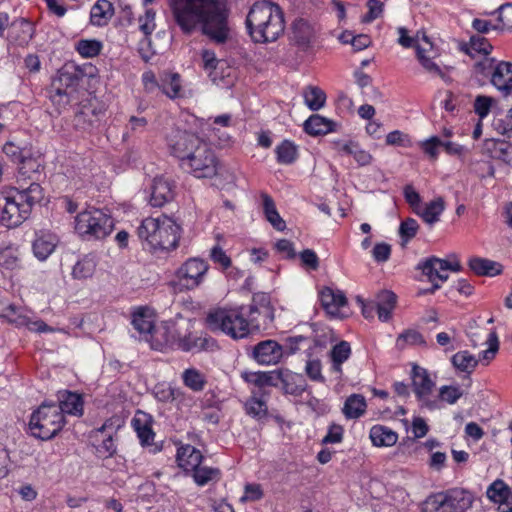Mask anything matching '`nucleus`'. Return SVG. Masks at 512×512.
I'll return each instance as SVG.
<instances>
[{
	"mask_svg": "<svg viewBox=\"0 0 512 512\" xmlns=\"http://www.w3.org/2000/svg\"><path fill=\"white\" fill-rule=\"evenodd\" d=\"M176 22L189 32L201 25L202 32H226L227 7L225 0H170Z\"/></svg>",
	"mask_w": 512,
	"mask_h": 512,
	"instance_id": "1",
	"label": "nucleus"
},
{
	"mask_svg": "<svg viewBox=\"0 0 512 512\" xmlns=\"http://www.w3.org/2000/svg\"><path fill=\"white\" fill-rule=\"evenodd\" d=\"M96 71L91 63L77 65L74 62L65 63L57 71L51 83L49 98L59 113L80 102L84 94V79L93 78Z\"/></svg>",
	"mask_w": 512,
	"mask_h": 512,
	"instance_id": "2",
	"label": "nucleus"
},
{
	"mask_svg": "<svg viewBox=\"0 0 512 512\" xmlns=\"http://www.w3.org/2000/svg\"><path fill=\"white\" fill-rule=\"evenodd\" d=\"M139 238L153 251H170L177 248L181 227L172 218L161 215L144 219L137 229Z\"/></svg>",
	"mask_w": 512,
	"mask_h": 512,
	"instance_id": "3",
	"label": "nucleus"
},
{
	"mask_svg": "<svg viewBox=\"0 0 512 512\" xmlns=\"http://www.w3.org/2000/svg\"><path fill=\"white\" fill-rule=\"evenodd\" d=\"M28 191L10 190L6 203L1 212V222L8 228L17 227L29 218L32 208L43 199V189L40 185L27 188Z\"/></svg>",
	"mask_w": 512,
	"mask_h": 512,
	"instance_id": "4",
	"label": "nucleus"
},
{
	"mask_svg": "<svg viewBox=\"0 0 512 512\" xmlns=\"http://www.w3.org/2000/svg\"><path fill=\"white\" fill-rule=\"evenodd\" d=\"M244 308L215 309L206 316V325L213 332H223L233 339H242L251 332L248 319L244 318Z\"/></svg>",
	"mask_w": 512,
	"mask_h": 512,
	"instance_id": "5",
	"label": "nucleus"
},
{
	"mask_svg": "<svg viewBox=\"0 0 512 512\" xmlns=\"http://www.w3.org/2000/svg\"><path fill=\"white\" fill-rule=\"evenodd\" d=\"M75 232L87 240L104 239L114 229V220L102 209L89 208L75 216Z\"/></svg>",
	"mask_w": 512,
	"mask_h": 512,
	"instance_id": "6",
	"label": "nucleus"
},
{
	"mask_svg": "<svg viewBox=\"0 0 512 512\" xmlns=\"http://www.w3.org/2000/svg\"><path fill=\"white\" fill-rule=\"evenodd\" d=\"M65 424V417L57 403H42L35 410L29 422L31 434L41 440L53 438Z\"/></svg>",
	"mask_w": 512,
	"mask_h": 512,
	"instance_id": "7",
	"label": "nucleus"
},
{
	"mask_svg": "<svg viewBox=\"0 0 512 512\" xmlns=\"http://www.w3.org/2000/svg\"><path fill=\"white\" fill-rule=\"evenodd\" d=\"M246 25L249 32H283L284 19L279 6L270 2H259L250 9Z\"/></svg>",
	"mask_w": 512,
	"mask_h": 512,
	"instance_id": "8",
	"label": "nucleus"
},
{
	"mask_svg": "<svg viewBox=\"0 0 512 512\" xmlns=\"http://www.w3.org/2000/svg\"><path fill=\"white\" fill-rule=\"evenodd\" d=\"M209 264L199 257L188 258L174 272L171 285L179 291L194 290L204 282Z\"/></svg>",
	"mask_w": 512,
	"mask_h": 512,
	"instance_id": "9",
	"label": "nucleus"
},
{
	"mask_svg": "<svg viewBox=\"0 0 512 512\" xmlns=\"http://www.w3.org/2000/svg\"><path fill=\"white\" fill-rule=\"evenodd\" d=\"M219 165L213 149L203 141L180 166L197 178H212L219 173Z\"/></svg>",
	"mask_w": 512,
	"mask_h": 512,
	"instance_id": "10",
	"label": "nucleus"
},
{
	"mask_svg": "<svg viewBox=\"0 0 512 512\" xmlns=\"http://www.w3.org/2000/svg\"><path fill=\"white\" fill-rule=\"evenodd\" d=\"M417 269L421 270L432 283L430 288L419 291L418 294L423 295L435 293V291L441 287V284L437 282V280L440 282L447 281L449 277L447 272H460L462 266L459 261L448 262V260L432 256L418 263Z\"/></svg>",
	"mask_w": 512,
	"mask_h": 512,
	"instance_id": "11",
	"label": "nucleus"
},
{
	"mask_svg": "<svg viewBox=\"0 0 512 512\" xmlns=\"http://www.w3.org/2000/svg\"><path fill=\"white\" fill-rule=\"evenodd\" d=\"M412 389L421 408L428 410L440 409L439 400L435 397V381L427 369L414 364L411 372Z\"/></svg>",
	"mask_w": 512,
	"mask_h": 512,
	"instance_id": "12",
	"label": "nucleus"
},
{
	"mask_svg": "<svg viewBox=\"0 0 512 512\" xmlns=\"http://www.w3.org/2000/svg\"><path fill=\"white\" fill-rule=\"evenodd\" d=\"M478 72L487 76L490 74L491 84L504 95L512 91V63L497 62L495 58H486L475 65Z\"/></svg>",
	"mask_w": 512,
	"mask_h": 512,
	"instance_id": "13",
	"label": "nucleus"
},
{
	"mask_svg": "<svg viewBox=\"0 0 512 512\" xmlns=\"http://www.w3.org/2000/svg\"><path fill=\"white\" fill-rule=\"evenodd\" d=\"M398 43L405 48L415 47L417 59L427 72L434 75L442 74L440 67L433 61L436 53L433 49V42L427 34H422L421 39L418 34H416V37L401 34Z\"/></svg>",
	"mask_w": 512,
	"mask_h": 512,
	"instance_id": "14",
	"label": "nucleus"
},
{
	"mask_svg": "<svg viewBox=\"0 0 512 512\" xmlns=\"http://www.w3.org/2000/svg\"><path fill=\"white\" fill-rule=\"evenodd\" d=\"M472 28L476 32L510 31L512 30V3L500 5L495 11L481 13V18H475Z\"/></svg>",
	"mask_w": 512,
	"mask_h": 512,
	"instance_id": "15",
	"label": "nucleus"
},
{
	"mask_svg": "<svg viewBox=\"0 0 512 512\" xmlns=\"http://www.w3.org/2000/svg\"><path fill=\"white\" fill-rule=\"evenodd\" d=\"M203 141L195 133L178 128L172 130L167 138L170 153L179 160L180 165Z\"/></svg>",
	"mask_w": 512,
	"mask_h": 512,
	"instance_id": "16",
	"label": "nucleus"
},
{
	"mask_svg": "<svg viewBox=\"0 0 512 512\" xmlns=\"http://www.w3.org/2000/svg\"><path fill=\"white\" fill-rule=\"evenodd\" d=\"M248 321L252 329H260L261 326H268L274 320V307L269 294L264 292L255 293L252 303L249 305Z\"/></svg>",
	"mask_w": 512,
	"mask_h": 512,
	"instance_id": "17",
	"label": "nucleus"
},
{
	"mask_svg": "<svg viewBox=\"0 0 512 512\" xmlns=\"http://www.w3.org/2000/svg\"><path fill=\"white\" fill-rule=\"evenodd\" d=\"M473 496L464 489H450L437 497L438 512H465L471 507Z\"/></svg>",
	"mask_w": 512,
	"mask_h": 512,
	"instance_id": "18",
	"label": "nucleus"
},
{
	"mask_svg": "<svg viewBox=\"0 0 512 512\" xmlns=\"http://www.w3.org/2000/svg\"><path fill=\"white\" fill-rule=\"evenodd\" d=\"M19 169L16 178V188L28 191L38 183L41 176V163L38 159L28 156V153L19 161Z\"/></svg>",
	"mask_w": 512,
	"mask_h": 512,
	"instance_id": "19",
	"label": "nucleus"
},
{
	"mask_svg": "<svg viewBox=\"0 0 512 512\" xmlns=\"http://www.w3.org/2000/svg\"><path fill=\"white\" fill-rule=\"evenodd\" d=\"M284 355L283 346L271 339L257 343L251 352V357L260 365H276Z\"/></svg>",
	"mask_w": 512,
	"mask_h": 512,
	"instance_id": "20",
	"label": "nucleus"
},
{
	"mask_svg": "<svg viewBox=\"0 0 512 512\" xmlns=\"http://www.w3.org/2000/svg\"><path fill=\"white\" fill-rule=\"evenodd\" d=\"M174 326V323L169 321L154 327L147 340L151 347L155 350H163L166 347L178 348V339H180L181 334L176 333Z\"/></svg>",
	"mask_w": 512,
	"mask_h": 512,
	"instance_id": "21",
	"label": "nucleus"
},
{
	"mask_svg": "<svg viewBox=\"0 0 512 512\" xmlns=\"http://www.w3.org/2000/svg\"><path fill=\"white\" fill-rule=\"evenodd\" d=\"M174 187L175 186L173 181L169 178L163 176L154 178L153 184L151 186V206L162 207L166 203L173 200L175 195Z\"/></svg>",
	"mask_w": 512,
	"mask_h": 512,
	"instance_id": "22",
	"label": "nucleus"
},
{
	"mask_svg": "<svg viewBox=\"0 0 512 512\" xmlns=\"http://www.w3.org/2000/svg\"><path fill=\"white\" fill-rule=\"evenodd\" d=\"M103 114L101 110H97L92 104H84L75 113L73 125L77 130L90 132L100 121Z\"/></svg>",
	"mask_w": 512,
	"mask_h": 512,
	"instance_id": "23",
	"label": "nucleus"
},
{
	"mask_svg": "<svg viewBox=\"0 0 512 512\" xmlns=\"http://www.w3.org/2000/svg\"><path fill=\"white\" fill-rule=\"evenodd\" d=\"M216 346V341L207 335H196L188 332L178 339V349L188 351L212 350Z\"/></svg>",
	"mask_w": 512,
	"mask_h": 512,
	"instance_id": "24",
	"label": "nucleus"
},
{
	"mask_svg": "<svg viewBox=\"0 0 512 512\" xmlns=\"http://www.w3.org/2000/svg\"><path fill=\"white\" fill-rule=\"evenodd\" d=\"M458 49L471 58H476L489 55L493 46L482 34H472L469 42L458 43Z\"/></svg>",
	"mask_w": 512,
	"mask_h": 512,
	"instance_id": "25",
	"label": "nucleus"
},
{
	"mask_svg": "<svg viewBox=\"0 0 512 512\" xmlns=\"http://www.w3.org/2000/svg\"><path fill=\"white\" fill-rule=\"evenodd\" d=\"M320 301L323 308L332 316H338L341 308L347 305V298L343 292L329 287L321 290Z\"/></svg>",
	"mask_w": 512,
	"mask_h": 512,
	"instance_id": "26",
	"label": "nucleus"
},
{
	"mask_svg": "<svg viewBox=\"0 0 512 512\" xmlns=\"http://www.w3.org/2000/svg\"><path fill=\"white\" fill-rule=\"evenodd\" d=\"M176 459L180 468L186 472H192L202 463L203 455L200 450L187 444L178 448Z\"/></svg>",
	"mask_w": 512,
	"mask_h": 512,
	"instance_id": "27",
	"label": "nucleus"
},
{
	"mask_svg": "<svg viewBox=\"0 0 512 512\" xmlns=\"http://www.w3.org/2000/svg\"><path fill=\"white\" fill-rule=\"evenodd\" d=\"M151 417L142 411H137L132 419V426L142 445H151L154 441L155 433L151 426Z\"/></svg>",
	"mask_w": 512,
	"mask_h": 512,
	"instance_id": "28",
	"label": "nucleus"
},
{
	"mask_svg": "<svg viewBox=\"0 0 512 512\" xmlns=\"http://www.w3.org/2000/svg\"><path fill=\"white\" fill-rule=\"evenodd\" d=\"M131 323L134 329L144 335L145 340H148L149 335L155 327L154 315L150 309L139 307L133 312Z\"/></svg>",
	"mask_w": 512,
	"mask_h": 512,
	"instance_id": "29",
	"label": "nucleus"
},
{
	"mask_svg": "<svg viewBox=\"0 0 512 512\" xmlns=\"http://www.w3.org/2000/svg\"><path fill=\"white\" fill-rule=\"evenodd\" d=\"M280 387L284 393L298 396L305 391L306 381L303 375L283 369Z\"/></svg>",
	"mask_w": 512,
	"mask_h": 512,
	"instance_id": "30",
	"label": "nucleus"
},
{
	"mask_svg": "<svg viewBox=\"0 0 512 512\" xmlns=\"http://www.w3.org/2000/svg\"><path fill=\"white\" fill-rule=\"evenodd\" d=\"M58 407L61 409V414H70L81 416L83 414V400L81 395L64 391L60 393Z\"/></svg>",
	"mask_w": 512,
	"mask_h": 512,
	"instance_id": "31",
	"label": "nucleus"
},
{
	"mask_svg": "<svg viewBox=\"0 0 512 512\" xmlns=\"http://www.w3.org/2000/svg\"><path fill=\"white\" fill-rule=\"evenodd\" d=\"M374 302L379 320L388 321L396 305V295L391 291L384 290L377 294Z\"/></svg>",
	"mask_w": 512,
	"mask_h": 512,
	"instance_id": "32",
	"label": "nucleus"
},
{
	"mask_svg": "<svg viewBox=\"0 0 512 512\" xmlns=\"http://www.w3.org/2000/svg\"><path fill=\"white\" fill-rule=\"evenodd\" d=\"M369 437L377 447H391L398 441V434L383 425H374L370 429Z\"/></svg>",
	"mask_w": 512,
	"mask_h": 512,
	"instance_id": "33",
	"label": "nucleus"
},
{
	"mask_svg": "<svg viewBox=\"0 0 512 512\" xmlns=\"http://www.w3.org/2000/svg\"><path fill=\"white\" fill-rule=\"evenodd\" d=\"M335 126L336 124L332 120L327 119L319 114L310 116L304 122L305 132L313 136L332 132L335 130Z\"/></svg>",
	"mask_w": 512,
	"mask_h": 512,
	"instance_id": "34",
	"label": "nucleus"
},
{
	"mask_svg": "<svg viewBox=\"0 0 512 512\" xmlns=\"http://www.w3.org/2000/svg\"><path fill=\"white\" fill-rule=\"evenodd\" d=\"M470 269L477 275L493 277L501 274L502 265L496 261L473 257L469 260Z\"/></svg>",
	"mask_w": 512,
	"mask_h": 512,
	"instance_id": "35",
	"label": "nucleus"
},
{
	"mask_svg": "<svg viewBox=\"0 0 512 512\" xmlns=\"http://www.w3.org/2000/svg\"><path fill=\"white\" fill-rule=\"evenodd\" d=\"M161 40V34H144L138 48L143 60L149 61L153 55L163 52L164 46L160 45Z\"/></svg>",
	"mask_w": 512,
	"mask_h": 512,
	"instance_id": "36",
	"label": "nucleus"
},
{
	"mask_svg": "<svg viewBox=\"0 0 512 512\" xmlns=\"http://www.w3.org/2000/svg\"><path fill=\"white\" fill-rule=\"evenodd\" d=\"M262 208L266 220L278 231L286 228V223L278 213L274 200L267 193H261Z\"/></svg>",
	"mask_w": 512,
	"mask_h": 512,
	"instance_id": "37",
	"label": "nucleus"
},
{
	"mask_svg": "<svg viewBox=\"0 0 512 512\" xmlns=\"http://www.w3.org/2000/svg\"><path fill=\"white\" fill-rule=\"evenodd\" d=\"M56 244L57 238L53 234L37 235L32 245L33 253L39 260H46L54 251Z\"/></svg>",
	"mask_w": 512,
	"mask_h": 512,
	"instance_id": "38",
	"label": "nucleus"
},
{
	"mask_svg": "<svg viewBox=\"0 0 512 512\" xmlns=\"http://www.w3.org/2000/svg\"><path fill=\"white\" fill-rule=\"evenodd\" d=\"M351 355V346L347 341H341L330 351L332 361L331 371L336 374L342 373V364L349 359Z\"/></svg>",
	"mask_w": 512,
	"mask_h": 512,
	"instance_id": "39",
	"label": "nucleus"
},
{
	"mask_svg": "<svg viewBox=\"0 0 512 512\" xmlns=\"http://www.w3.org/2000/svg\"><path fill=\"white\" fill-rule=\"evenodd\" d=\"M366 407L367 404L364 396L352 394L344 403L343 413L348 419H356L365 413Z\"/></svg>",
	"mask_w": 512,
	"mask_h": 512,
	"instance_id": "40",
	"label": "nucleus"
},
{
	"mask_svg": "<svg viewBox=\"0 0 512 512\" xmlns=\"http://www.w3.org/2000/svg\"><path fill=\"white\" fill-rule=\"evenodd\" d=\"M201 58L203 70L214 84L219 85L223 77H217V69H221L220 65L222 62L217 59L213 51L207 49L201 52Z\"/></svg>",
	"mask_w": 512,
	"mask_h": 512,
	"instance_id": "41",
	"label": "nucleus"
},
{
	"mask_svg": "<svg viewBox=\"0 0 512 512\" xmlns=\"http://www.w3.org/2000/svg\"><path fill=\"white\" fill-rule=\"evenodd\" d=\"M445 209L444 200L439 197L425 205L422 211H416L423 221L429 225H433L439 221L440 215Z\"/></svg>",
	"mask_w": 512,
	"mask_h": 512,
	"instance_id": "42",
	"label": "nucleus"
},
{
	"mask_svg": "<svg viewBox=\"0 0 512 512\" xmlns=\"http://www.w3.org/2000/svg\"><path fill=\"white\" fill-rule=\"evenodd\" d=\"M338 149L340 152L346 155L353 156L355 161L360 166L369 165L373 159L372 155L369 152L361 149L357 143L352 141L339 144Z\"/></svg>",
	"mask_w": 512,
	"mask_h": 512,
	"instance_id": "43",
	"label": "nucleus"
},
{
	"mask_svg": "<svg viewBox=\"0 0 512 512\" xmlns=\"http://www.w3.org/2000/svg\"><path fill=\"white\" fill-rule=\"evenodd\" d=\"M304 102L312 111L321 109L326 102L325 92L316 86H308L303 91Z\"/></svg>",
	"mask_w": 512,
	"mask_h": 512,
	"instance_id": "44",
	"label": "nucleus"
},
{
	"mask_svg": "<svg viewBox=\"0 0 512 512\" xmlns=\"http://www.w3.org/2000/svg\"><path fill=\"white\" fill-rule=\"evenodd\" d=\"M113 7L108 0H98L91 9V22L101 26L112 16Z\"/></svg>",
	"mask_w": 512,
	"mask_h": 512,
	"instance_id": "45",
	"label": "nucleus"
},
{
	"mask_svg": "<svg viewBox=\"0 0 512 512\" xmlns=\"http://www.w3.org/2000/svg\"><path fill=\"white\" fill-rule=\"evenodd\" d=\"M0 317L16 326L29 325L28 317L23 313L20 307L14 304L4 306L0 311Z\"/></svg>",
	"mask_w": 512,
	"mask_h": 512,
	"instance_id": "46",
	"label": "nucleus"
},
{
	"mask_svg": "<svg viewBox=\"0 0 512 512\" xmlns=\"http://www.w3.org/2000/svg\"><path fill=\"white\" fill-rule=\"evenodd\" d=\"M453 366L466 373H471L477 366L478 360L468 351H459L451 358Z\"/></svg>",
	"mask_w": 512,
	"mask_h": 512,
	"instance_id": "47",
	"label": "nucleus"
},
{
	"mask_svg": "<svg viewBox=\"0 0 512 512\" xmlns=\"http://www.w3.org/2000/svg\"><path fill=\"white\" fill-rule=\"evenodd\" d=\"M277 162L284 165L292 164L298 156L296 145L289 141L284 140L281 144H279L276 149Z\"/></svg>",
	"mask_w": 512,
	"mask_h": 512,
	"instance_id": "48",
	"label": "nucleus"
},
{
	"mask_svg": "<svg viewBox=\"0 0 512 512\" xmlns=\"http://www.w3.org/2000/svg\"><path fill=\"white\" fill-rule=\"evenodd\" d=\"M95 268L96 261L94 256L86 255L74 265L72 275L76 279H86L93 275Z\"/></svg>",
	"mask_w": 512,
	"mask_h": 512,
	"instance_id": "49",
	"label": "nucleus"
},
{
	"mask_svg": "<svg viewBox=\"0 0 512 512\" xmlns=\"http://www.w3.org/2000/svg\"><path fill=\"white\" fill-rule=\"evenodd\" d=\"M182 380L186 387L195 392L202 391L206 384L205 376L195 368L186 369L182 373Z\"/></svg>",
	"mask_w": 512,
	"mask_h": 512,
	"instance_id": "50",
	"label": "nucleus"
},
{
	"mask_svg": "<svg viewBox=\"0 0 512 512\" xmlns=\"http://www.w3.org/2000/svg\"><path fill=\"white\" fill-rule=\"evenodd\" d=\"M102 48V42L96 39H81L75 45L76 51L83 58H93L98 56L102 51Z\"/></svg>",
	"mask_w": 512,
	"mask_h": 512,
	"instance_id": "51",
	"label": "nucleus"
},
{
	"mask_svg": "<svg viewBox=\"0 0 512 512\" xmlns=\"http://www.w3.org/2000/svg\"><path fill=\"white\" fill-rule=\"evenodd\" d=\"M160 90L170 99L180 97L181 81L179 74H167L165 78L162 79Z\"/></svg>",
	"mask_w": 512,
	"mask_h": 512,
	"instance_id": "52",
	"label": "nucleus"
},
{
	"mask_svg": "<svg viewBox=\"0 0 512 512\" xmlns=\"http://www.w3.org/2000/svg\"><path fill=\"white\" fill-rule=\"evenodd\" d=\"M337 38L342 44H350L353 51H361L372 43L369 34H337Z\"/></svg>",
	"mask_w": 512,
	"mask_h": 512,
	"instance_id": "53",
	"label": "nucleus"
},
{
	"mask_svg": "<svg viewBox=\"0 0 512 512\" xmlns=\"http://www.w3.org/2000/svg\"><path fill=\"white\" fill-rule=\"evenodd\" d=\"M219 476V469L201 466V464L192 471L193 480L198 486H204L210 481L217 480Z\"/></svg>",
	"mask_w": 512,
	"mask_h": 512,
	"instance_id": "54",
	"label": "nucleus"
},
{
	"mask_svg": "<svg viewBox=\"0 0 512 512\" xmlns=\"http://www.w3.org/2000/svg\"><path fill=\"white\" fill-rule=\"evenodd\" d=\"M463 396V390L459 386H449L444 385L441 386L439 392L435 397L439 400V405L441 406V402L448 403L450 405L455 404L461 397Z\"/></svg>",
	"mask_w": 512,
	"mask_h": 512,
	"instance_id": "55",
	"label": "nucleus"
},
{
	"mask_svg": "<svg viewBox=\"0 0 512 512\" xmlns=\"http://www.w3.org/2000/svg\"><path fill=\"white\" fill-rule=\"evenodd\" d=\"M245 411L249 416L260 420L267 416L268 408L265 401L253 396L246 401Z\"/></svg>",
	"mask_w": 512,
	"mask_h": 512,
	"instance_id": "56",
	"label": "nucleus"
},
{
	"mask_svg": "<svg viewBox=\"0 0 512 512\" xmlns=\"http://www.w3.org/2000/svg\"><path fill=\"white\" fill-rule=\"evenodd\" d=\"M425 340L420 332L414 329H408L402 332L396 340V346L399 349H404L406 345H422Z\"/></svg>",
	"mask_w": 512,
	"mask_h": 512,
	"instance_id": "57",
	"label": "nucleus"
},
{
	"mask_svg": "<svg viewBox=\"0 0 512 512\" xmlns=\"http://www.w3.org/2000/svg\"><path fill=\"white\" fill-rule=\"evenodd\" d=\"M509 486L501 479L495 480L487 489V497L501 506L503 499L509 493Z\"/></svg>",
	"mask_w": 512,
	"mask_h": 512,
	"instance_id": "58",
	"label": "nucleus"
},
{
	"mask_svg": "<svg viewBox=\"0 0 512 512\" xmlns=\"http://www.w3.org/2000/svg\"><path fill=\"white\" fill-rule=\"evenodd\" d=\"M419 230L417 221L413 218H407L400 223L399 236L402 239V244L408 243L413 239Z\"/></svg>",
	"mask_w": 512,
	"mask_h": 512,
	"instance_id": "59",
	"label": "nucleus"
},
{
	"mask_svg": "<svg viewBox=\"0 0 512 512\" xmlns=\"http://www.w3.org/2000/svg\"><path fill=\"white\" fill-rule=\"evenodd\" d=\"M495 157L512 166V144L504 140H496L493 144Z\"/></svg>",
	"mask_w": 512,
	"mask_h": 512,
	"instance_id": "60",
	"label": "nucleus"
},
{
	"mask_svg": "<svg viewBox=\"0 0 512 512\" xmlns=\"http://www.w3.org/2000/svg\"><path fill=\"white\" fill-rule=\"evenodd\" d=\"M494 102L495 100L490 96L478 95L474 101L475 113L481 119L487 117Z\"/></svg>",
	"mask_w": 512,
	"mask_h": 512,
	"instance_id": "61",
	"label": "nucleus"
},
{
	"mask_svg": "<svg viewBox=\"0 0 512 512\" xmlns=\"http://www.w3.org/2000/svg\"><path fill=\"white\" fill-rule=\"evenodd\" d=\"M442 139L437 136H432L421 142V149L432 159H437L439 155V148H441Z\"/></svg>",
	"mask_w": 512,
	"mask_h": 512,
	"instance_id": "62",
	"label": "nucleus"
},
{
	"mask_svg": "<svg viewBox=\"0 0 512 512\" xmlns=\"http://www.w3.org/2000/svg\"><path fill=\"white\" fill-rule=\"evenodd\" d=\"M210 259L216 264L219 265L223 270L228 269L231 266V259L226 254V252L219 246L215 245L210 250Z\"/></svg>",
	"mask_w": 512,
	"mask_h": 512,
	"instance_id": "63",
	"label": "nucleus"
},
{
	"mask_svg": "<svg viewBox=\"0 0 512 512\" xmlns=\"http://www.w3.org/2000/svg\"><path fill=\"white\" fill-rule=\"evenodd\" d=\"M178 410L186 411L192 408L195 401L192 395L184 392L180 388L177 389L173 402Z\"/></svg>",
	"mask_w": 512,
	"mask_h": 512,
	"instance_id": "64",
	"label": "nucleus"
}]
</instances>
